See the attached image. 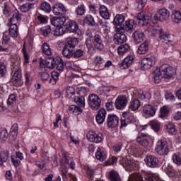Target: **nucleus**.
Segmentation results:
<instances>
[{"label":"nucleus","mask_w":181,"mask_h":181,"mask_svg":"<svg viewBox=\"0 0 181 181\" xmlns=\"http://www.w3.org/2000/svg\"><path fill=\"white\" fill-rule=\"evenodd\" d=\"M175 74L176 69L168 64H163L159 67V69H156L154 71L153 77L155 83H158L160 82L162 78H167L169 80Z\"/></svg>","instance_id":"nucleus-1"},{"label":"nucleus","mask_w":181,"mask_h":181,"mask_svg":"<svg viewBox=\"0 0 181 181\" xmlns=\"http://www.w3.org/2000/svg\"><path fill=\"white\" fill-rule=\"evenodd\" d=\"M62 158L64 160V163H63L62 166L61 173L62 176V179L64 181H67V169L70 168L71 169H74V160L72 158L67 157V153H62Z\"/></svg>","instance_id":"nucleus-2"},{"label":"nucleus","mask_w":181,"mask_h":181,"mask_svg":"<svg viewBox=\"0 0 181 181\" xmlns=\"http://www.w3.org/2000/svg\"><path fill=\"white\" fill-rule=\"evenodd\" d=\"M155 151L156 153H157L160 156H164L165 155H168V153L170 152V148L169 147L168 141L165 140H159L157 142Z\"/></svg>","instance_id":"nucleus-3"},{"label":"nucleus","mask_w":181,"mask_h":181,"mask_svg":"<svg viewBox=\"0 0 181 181\" xmlns=\"http://www.w3.org/2000/svg\"><path fill=\"white\" fill-rule=\"evenodd\" d=\"M152 15L148 11H142L139 13L137 16V22L140 26H146L151 23Z\"/></svg>","instance_id":"nucleus-4"},{"label":"nucleus","mask_w":181,"mask_h":181,"mask_svg":"<svg viewBox=\"0 0 181 181\" xmlns=\"http://www.w3.org/2000/svg\"><path fill=\"white\" fill-rule=\"evenodd\" d=\"M88 104L90 108L95 111L101 106V99L95 94H90L88 96Z\"/></svg>","instance_id":"nucleus-5"},{"label":"nucleus","mask_w":181,"mask_h":181,"mask_svg":"<svg viewBox=\"0 0 181 181\" xmlns=\"http://www.w3.org/2000/svg\"><path fill=\"white\" fill-rule=\"evenodd\" d=\"M155 63H156V57L153 55L144 58L141 60V69L142 70H149Z\"/></svg>","instance_id":"nucleus-6"},{"label":"nucleus","mask_w":181,"mask_h":181,"mask_svg":"<svg viewBox=\"0 0 181 181\" xmlns=\"http://www.w3.org/2000/svg\"><path fill=\"white\" fill-rule=\"evenodd\" d=\"M11 83H13L14 86H22V84H23V81H22V69L21 68H16L12 76Z\"/></svg>","instance_id":"nucleus-7"},{"label":"nucleus","mask_w":181,"mask_h":181,"mask_svg":"<svg viewBox=\"0 0 181 181\" xmlns=\"http://www.w3.org/2000/svg\"><path fill=\"white\" fill-rule=\"evenodd\" d=\"M56 58H49L46 60L41 59L40 62V67L41 69H49L53 70L56 67Z\"/></svg>","instance_id":"nucleus-8"},{"label":"nucleus","mask_w":181,"mask_h":181,"mask_svg":"<svg viewBox=\"0 0 181 181\" xmlns=\"http://www.w3.org/2000/svg\"><path fill=\"white\" fill-rule=\"evenodd\" d=\"M119 163L126 170H127V172H132L135 168V163L127 158L120 157Z\"/></svg>","instance_id":"nucleus-9"},{"label":"nucleus","mask_w":181,"mask_h":181,"mask_svg":"<svg viewBox=\"0 0 181 181\" xmlns=\"http://www.w3.org/2000/svg\"><path fill=\"white\" fill-rule=\"evenodd\" d=\"M106 124L108 128H117L119 124V118L116 115H108Z\"/></svg>","instance_id":"nucleus-10"},{"label":"nucleus","mask_w":181,"mask_h":181,"mask_svg":"<svg viewBox=\"0 0 181 181\" xmlns=\"http://www.w3.org/2000/svg\"><path fill=\"white\" fill-rule=\"evenodd\" d=\"M128 104V98L125 95L118 96L115 100V105L117 110H124Z\"/></svg>","instance_id":"nucleus-11"},{"label":"nucleus","mask_w":181,"mask_h":181,"mask_svg":"<svg viewBox=\"0 0 181 181\" xmlns=\"http://www.w3.org/2000/svg\"><path fill=\"white\" fill-rule=\"evenodd\" d=\"M67 12V9L63 4H57L53 6V13L57 16H64Z\"/></svg>","instance_id":"nucleus-12"},{"label":"nucleus","mask_w":181,"mask_h":181,"mask_svg":"<svg viewBox=\"0 0 181 181\" xmlns=\"http://www.w3.org/2000/svg\"><path fill=\"white\" fill-rule=\"evenodd\" d=\"M66 32H71L72 33H78L79 35L80 30L78 29V25L74 21L69 20L65 25Z\"/></svg>","instance_id":"nucleus-13"},{"label":"nucleus","mask_w":181,"mask_h":181,"mask_svg":"<svg viewBox=\"0 0 181 181\" xmlns=\"http://www.w3.org/2000/svg\"><path fill=\"white\" fill-rule=\"evenodd\" d=\"M169 16H170V13L166 8L159 9L156 15L157 19L160 22L168 21V19H169Z\"/></svg>","instance_id":"nucleus-14"},{"label":"nucleus","mask_w":181,"mask_h":181,"mask_svg":"<svg viewBox=\"0 0 181 181\" xmlns=\"http://www.w3.org/2000/svg\"><path fill=\"white\" fill-rule=\"evenodd\" d=\"M93 44L97 50L101 51L104 49V41L103 40V37L98 34H95L93 36Z\"/></svg>","instance_id":"nucleus-15"},{"label":"nucleus","mask_w":181,"mask_h":181,"mask_svg":"<svg viewBox=\"0 0 181 181\" xmlns=\"http://www.w3.org/2000/svg\"><path fill=\"white\" fill-rule=\"evenodd\" d=\"M145 162L148 168H158L159 165V159L153 156H147Z\"/></svg>","instance_id":"nucleus-16"},{"label":"nucleus","mask_w":181,"mask_h":181,"mask_svg":"<svg viewBox=\"0 0 181 181\" xmlns=\"http://www.w3.org/2000/svg\"><path fill=\"white\" fill-rule=\"evenodd\" d=\"M142 112L146 118H149L153 117L155 114H156V109L151 105H146L144 106Z\"/></svg>","instance_id":"nucleus-17"},{"label":"nucleus","mask_w":181,"mask_h":181,"mask_svg":"<svg viewBox=\"0 0 181 181\" xmlns=\"http://www.w3.org/2000/svg\"><path fill=\"white\" fill-rule=\"evenodd\" d=\"M113 42L115 45H122L127 42V35L122 33H116L113 37Z\"/></svg>","instance_id":"nucleus-18"},{"label":"nucleus","mask_w":181,"mask_h":181,"mask_svg":"<svg viewBox=\"0 0 181 181\" xmlns=\"http://www.w3.org/2000/svg\"><path fill=\"white\" fill-rule=\"evenodd\" d=\"M50 21L51 24L53 25V26H55V28H60L64 26V23H66V17H53Z\"/></svg>","instance_id":"nucleus-19"},{"label":"nucleus","mask_w":181,"mask_h":181,"mask_svg":"<svg viewBox=\"0 0 181 181\" xmlns=\"http://www.w3.org/2000/svg\"><path fill=\"white\" fill-rule=\"evenodd\" d=\"M103 133L95 134L93 132L88 135V139L90 142H95V144H100L103 141Z\"/></svg>","instance_id":"nucleus-20"},{"label":"nucleus","mask_w":181,"mask_h":181,"mask_svg":"<svg viewBox=\"0 0 181 181\" xmlns=\"http://www.w3.org/2000/svg\"><path fill=\"white\" fill-rule=\"evenodd\" d=\"M133 39L134 43L139 45V43H142L145 40V34L141 30H136L133 33Z\"/></svg>","instance_id":"nucleus-21"},{"label":"nucleus","mask_w":181,"mask_h":181,"mask_svg":"<svg viewBox=\"0 0 181 181\" xmlns=\"http://www.w3.org/2000/svg\"><path fill=\"white\" fill-rule=\"evenodd\" d=\"M8 26H9V35L13 39L18 37L19 35V28L18 27V24H12L8 23Z\"/></svg>","instance_id":"nucleus-22"},{"label":"nucleus","mask_w":181,"mask_h":181,"mask_svg":"<svg viewBox=\"0 0 181 181\" xmlns=\"http://www.w3.org/2000/svg\"><path fill=\"white\" fill-rule=\"evenodd\" d=\"M107 116V111L104 108H101L99 110L97 115H96V122L98 124L101 125L104 124V121H105V117Z\"/></svg>","instance_id":"nucleus-23"},{"label":"nucleus","mask_w":181,"mask_h":181,"mask_svg":"<svg viewBox=\"0 0 181 181\" xmlns=\"http://www.w3.org/2000/svg\"><path fill=\"white\" fill-rule=\"evenodd\" d=\"M163 30L160 26L151 25L147 28V32L150 36H156L157 35L159 36Z\"/></svg>","instance_id":"nucleus-24"},{"label":"nucleus","mask_w":181,"mask_h":181,"mask_svg":"<svg viewBox=\"0 0 181 181\" xmlns=\"http://www.w3.org/2000/svg\"><path fill=\"white\" fill-rule=\"evenodd\" d=\"M132 63H134V56L129 55L126 58H124L123 62L120 64L119 67H122L123 69L125 70V69H128V67H130Z\"/></svg>","instance_id":"nucleus-25"},{"label":"nucleus","mask_w":181,"mask_h":181,"mask_svg":"<svg viewBox=\"0 0 181 181\" xmlns=\"http://www.w3.org/2000/svg\"><path fill=\"white\" fill-rule=\"evenodd\" d=\"M86 45L87 46V48L88 50H90V49H93V32L90 30H87L86 31Z\"/></svg>","instance_id":"nucleus-26"},{"label":"nucleus","mask_w":181,"mask_h":181,"mask_svg":"<svg viewBox=\"0 0 181 181\" xmlns=\"http://www.w3.org/2000/svg\"><path fill=\"white\" fill-rule=\"evenodd\" d=\"M22 21V14L18 11H15L12 17L9 19V23L13 25H17L18 22Z\"/></svg>","instance_id":"nucleus-27"},{"label":"nucleus","mask_w":181,"mask_h":181,"mask_svg":"<svg viewBox=\"0 0 181 181\" xmlns=\"http://www.w3.org/2000/svg\"><path fill=\"white\" fill-rule=\"evenodd\" d=\"M149 50V42L146 40L144 43H142L137 49V53L139 54H146L148 51Z\"/></svg>","instance_id":"nucleus-28"},{"label":"nucleus","mask_w":181,"mask_h":181,"mask_svg":"<svg viewBox=\"0 0 181 181\" xmlns=\"http://www.w3.org/2000/svg\"><path fill=\"white\" fill-rule=\"evenodd\" d=\"M124 28L126 32L128 33H132V32L135 30V24L134 20L126 21Z\"/></svg>","instance_id":"nucleus-29"},{"label":"nucleus","mask_w":181,"mask_h":181,"mask_svg":"<svg viewBox=\"0 0 181 181\" xmlns=\"http://www.w3.org/2000/svg\"><path fill=\"white\" fill-rule=\"evenodd\" d=\"M158 36L161 43H165V44L168 45V43H170V42H172L170 40V35H169L168 33H165L163 30H161V33Z\"/></svg>","instance_id":"nucleus-30"},{"label":"nucleus","mask_w":181,"mask_h":181,"mask_svg":"<svg viewBox=\"0 0 181 181\" xmlns=\"http://www.w3.org/2000/svg\"><path fill=\"white\" fill-rule=\"evenodd\" d=\"M136 98H141V100H149L151 98V93L142 90H136L134 92Z\"/></svg>","instance_id":"nucleus-31"},{"label":"nucleus","mask_w":181,"mask_h":181,"mask_svg":"<svg viewBox=\"0 0 181 181\" xmlns=\"http://www.w3.org/2000/svg\"><path fill=\"white\" fill-rule=\"evenodd\" d=\"M141 107V102L136 98L132 99L129 104V110L136 111Z\"/></svg>","instance_id":"nucleus-32"},{"label":"nucleus","mask_w":181,"mask_h":181,"mask_svg":"<svg viewBox=\"0 0 181 181\" xmlns=\"http://www.w3.org/2000/svg\"><path fill=\"white\" fill-rule=\"evenodd\" d=\"M137 141L142 146H148L149 141H148V136L145 133H141L137 138Z\"/></svg>","instance_id":"nucleus-33"},{"label":"nucleus","mask_w":181,"mask_h":181,"mask_svg":"<svg viewBox=\"0 0 181 181\" xmlns=\"http://www.w3.org/2000/svg\"><path fill=\"white\" fill-rule=\"evenodd\" d=\"M99 13L103 19H110V12L105 6H100L99 8Z\"/></svg>","instance_id":"nucleus-34"},{"label":"nucleus","mask_w":181,"mask_h":181,"mask_svg":"<svg viewBox=\"0 0 181 181\" xmlns=\"http://www.w3.org/2000/svg\"><path fill=\"white\" fill-rule=\"evenodd\" d=\"M77 45H78V39L76 37H73V38H69L67 42L65 44V46H66V47H69V49H72L74 50Z\"/></svg>","instance_id":"nucleus-35"},{"label":"nucleus","mask_w":181,"mask_h":181,"mask_svg":"<svg viewBox=\"0 0 181 181\" xmlns=\"http://www.w3.org/2000/svg\"><path fill=\"white\" fill-rule=\"evenodd\" d=\"M72 48H69V47H66L64 45V49L62 50V54L64 57H66V59H71V57L74 55V52H73Z\"/></svg>","instance_id":"nucleus-36"},{"label":"nucleus","mask_w":181,"mask_h":181,"mask_svg":"<svg viewBox=\"0 0 181 181\" xmlns=\"http://www.w3.org/2000/svg\"><path fill=\"white\" fill-rule=\"evenodd\" d=\"M56 66L58 71H63L64 70V63L63 62V59L59 57L55 58V67Z\"/></svg>","instance_id":"nucleus-37"},{"label":"nucleus","mask_w":181,"mask_h":181,"mask_svg":"<svg viewBox=\"0 0 181 181\" xmlns=\"http://www.w3.org/2000/svg\"><path fill=\"white\" fill-rule=\"evenodd\" d=\"M129 115V112H124L122 114L123 118L121 120V128H124V127H127L129 124H131V121H129L127 118Z\"/></svg>","instance_id":"nucleus-38"},{"label":"nucleus","mask_w":181,"mask_h":181,"mask_svg":"<svg viewBox=\"0 0 181 181\" xmlns=\"http://www.w3.org/2000/svg\"><path fill=\"white\" fill-rule=\"evenodd\" d=\"M74 101L76 103H77L78 107H85L86 105V99L84 98V96H81L78 94L76 96H75Z\"/></svg>","instance_id":"nucleus-39"},{"label":"nucleus","mask_w":181,"mask_h":181,"mask_svg":"<svg viewBox=\"0 0 181 181\" xmlns=\"http://www.w3.org/2000/svg\"><path fill=\"white\" fill-rule=\"evenodd\" d=\"M83 22L86 23V25H88V26H95V21L94 20V17L90 14L86 15Z\"/></svg>","instance_id":"nucleus-40"},{"label":"nucleus","mask_w":181,"mask_h":181,"mask_svg":"<svg viewBox=\"0 0 181 181\" xmlns=\"http://www.w3.org/2000/svg\"><path fill=\"white\" fill-rule=\"evenodd\" d=\"M60 76V74L59 72L54 71L51 74L52 78L49 79V84L54 86L57 81H59V77Z\"/></svg>","instance_id":"nucleus-41"},{"label":"nucleus","mask_w":181,"mask_h":181,"mask_svg":"<svg viewBox=\"0 0 181 181\" xmlns=\"http://www.w3.org/2000/svg\"><path fill=\"white\" fill-rule=\"evenodd\" d=\"M163 169H164V172H165L166 175H168L169 177H175V170H173V168L168 165H163Z\"/></svg>","instance_id":"nucleus-42"},{"label":"nucleus","mask_w":181,"mask_h":181,"mask_svg":"<svg viewBox=\"0 0 181 181\" xmlns=\"http://www.w3.org/2000/svg\"><path fill=\"white\" fill-rule=\"evenodd\" d=\"M40 9L45 12V13H50V12H52V6H50V4L46 1H42L41 3Z\"/></svg>","instance_id":"nucleus-43"},{"label":"nucleus","mask_w":181,"mask_h":181,"mask_svg":"<svg viewBox=\"0 0 181 181\" xmlns=\"http://www.w3.org/2000/svg\"><path fill=\"white\" fill-rule=\"evenodd\" d=\"M65 32H67V30L66 28V25H64L61 27H56L54 35V36H62L64 35Z\"/></svg>","instance_id":"nucleus-44"},{"label":"nucleus","mask_w":181,"mask_h":181,"mask_svg":"<svg viewBox=\"0 0 181 181\" xmlns=\"http://www.w3.org/2000/svg\"><path fill=\"white\" fill-rule=\"evenodd\" d=\"M69 111L70 112H72V114H76V115H80L81 112H83V110L81 109L78 106L74 105H71L69 107Z\"/></svg>","instance_id":"nucleus-45"},{"label":"nucleus","mask_w":181,"mask_h":181,"mask_svg":"<svg viewBox=\"0 0 181 181\" xmlns=\"http://www.w3.org/2000/svg\"><path fill=\"white\" fill-rule=\"evenodd\" d=\"M172 20L175 23H180L181 22V12L180 11H175L172 14Z\"/></svg>","instance_id":"nucleus-46"},{"label":"nucleus","mask_w":181,"mask_h":181,"mask_svg":"<svg viewBox=\"0 0 181 181\" xmlns=\"http://www.w3.org/2000/svg\"><path fill=\"white\" fill-rule=\"evenodd\" d=\"M42 52L44 54H46V56H52V49L46 42L43 43L42 45Z\"/></svg>","instance_id":"nucleus-47"},{"label":"nucleus","mask_w":181,"mask_h":181,"mask_svg":"<svg viewBox=\"0 0 181 181\" xmlns=\"http://www.w3.org/2000/svg\"><path fill=\"white\" fill-rule=\"evenodd\" d=\"M169 115V107L163 106L160 109V118H166Z\"/></svg>","instance_id":"nucleus-48"},{"label":"nucleus","mask_w":181,"mask_h":181,"mask_svg":"<svg viewBox=\"0 0 181 181\" xmlns=\"http://www.w3.org/2000/svg\"><path fill=\"white\" fill-rule=\"evenodd\" d=\"M95 158L98 160H100L101 162H103V160H105L107 159V156L101 151V148H98L97 152L95 153Z\"/></svg>","instance_id":"nucleus-49"},{"label":"nucleus","mask_w":181,"mask_h":181,"mask_svg":"<svg viewBox=\"0 0 181 181\" xmlns=\"http://www.w3.org/2000/svg\"><path fill=\"white\" fill-rule=\"evenodd\" d=\"M124 21L125 18L124 17V16L118 14L114 18L113 23L114 25H122Z\"/></svg>","instance_id":"nucleus-50"},{"label":"nucleus","mask_w":181,"mask_h":181,"mask_svg":"<svg viewBox=\"0 0 181 181\" xmlns=\"http://www.w3.org/2000/svg\"><path fill=\"white\" fill-rule=\"evenodd\" d=\"M75 13L77 16H83L84 13H86V6H84V4L78 5L75 11Z\"/></svg>","instance_id":"nucleus-51"},{"label":"nucleus","mask_w":181,"mask_h":181,"mask_svg":"<svg viewBox=\"0 0 181 181\" xmlns=\"http://www.w3.org/2000/svg\"><path fill=\"white\" fill-rule=\"evenodd\" d=\"M128 50H129V45H128V44L120 45L118 47V54H119V56H122L124 53H127Z\"/></svg>","instance_id":"nucleus-52"},{"label":"nucleus","mask_w":181,"mask_h":181,"mask_svg":"<svg viewBox=\"0 0 181 181\" xmlns=\"http://www.w3.org/2000/svg\"><path fill=\"white\" fill-rule=\"evenodd\" d=\"M41 34L45 36V37H47L50 36V33H52V28H50V25H47L42 28L40 29Z\"/></svg>","instance_id":"nucleus-53"},{"label":"nucleus","mask_w":181,"mask_h":181,"mask_svg":"<svg viewBox=\"0 0 181 181\" xmlns=\"http://www.w3.org/2000/svg\"><path fill=\"white\" fill-rule=\"evenodd\" d=\"M167 131L169 134H171V135H176V132H177L176 126L173 123H168L167 124Z\"/></svg>","instance_id":"nucleus-54"},{"label":"nucleus","mask_w":181,"mask_h":181,"mask_svg":"<svg viewBox=\"0 0 181 181\" xmlns=\"http://www.w3.org/2000/svg\"><path fill=\"white\" fill-rule=\"evenodd\" d=\"M9 159V153L1 152L0 153V165H4V163L6 162Z\"/></svg>","instance_id":"nucleus-55"},{"label":"nucleus","mask_w":181,"mask_h":181,"mask_svg":"<svg viewBox=\"0 0 181 181\" xmlns=\"http://www.w3.org/2000/svg\"><path fill=\"white\" fill-rule=\"evenodd\" d=\"M6 73H8L6 65L3 62H0V77H5V76H6Z\"/></svg>","instance_id":"nucleus-56"},{"label":"nucleus","mask_w":181,"mask_h":181,"mask_svg":"<svg viewBox=\"0 0 181 181\" xmlns=\"http://www.w3.org/2000/svg\"><path fill=\"white\" fill-rule=\"evenodd\" d=\"M173 162L175 165H181V154L179 153H175L173 155Z\"/></svg>","instance_id":"nucleus-57"},{"label":"nucleus","mask_w":181,"mask_h":181,"mask_svg":"<svg viewBox=\"0 0 181 181\" xmlns=\"http://www.w3.org/2000/svg\"><path fill=\"white\" fill-rule=\"evenodd\" d=\"M8 131L6 129H3L0 131V142H5L8 139Z\"/></svg>","instance_id":"nucleus-58"},{"label":"nucleus","mask_w":181,"mask_h":181,"mask_svg":"<svg viewBox=\"0 0 181 181\" xmlns=\"http://www.w3.org/2000/svg\"><path fill=\"white\" fill-rule=\"evenodd\" d=\"M30 8H32V4L25 3L19 7V9L21 12H29L30 11Z\"/></svg>","instance_id":"nucleus-59"},{"label":"nucleus","mask_w":181,"mask_h":181,"mask_svg":"<svg viewBox=\"0 0 181 181\" xmlns=\"http://www.w3.org/2000/svg\"><path fill=\"white\" fill-rule=\"evenodd\" d=\"M129 181H144L141 174H132L130 175Z\"/></svg>","instance_id":"nucleus-60"},{"label":"nucleus","mask_w":181,"mask_h":181,"mask_svg":"<svg viewBox=\"0 0 181 181\" xmlns=\"http://www.w3.org/2000/svg\"><path fill=\"white\" fill-rule=\"evenodd\" d=\"M110 177L111 181H121V177H119V175L115 171H111L110 173Z\"/></svg>","instance_id":"nucleus-61"},{"label":"nucleus","mask_w":181,"mask_h":181,"mask_svg":"<svg viewBox=\"0 0 181 181\" xmlns=\"http://www.w3.org/2000/svg\"><path fill=\"white\" fill-rule=\"evenodd\" d=\"M2 8L4 15H6V16H9L11 13V8L9 7V5L4 2L3 4Z\"/></svg>","instance_id":"nucleus-62"},{"label":"nucleus","mask_w":181,"mask_h":181,"mask_svg":"<svg viewBox=\"0 0 181 181\" xmlns=\"http://www.w3.org/2000/svg\"><path fill=\"white\" fill-rule=\"evenodd\" d=\"M150 125L152 129L155 131V132H158L160 127V125L159 124V123L155 120H152L151 122H150Z\"/></svg>","instance_id":"nucleus-63"},{"label":"nucleus","mask_w":181,"mask_h":181,"mask_svg":"<svg viewBox=\"0 0 181 181\" xmlns=\"http://www.w3.org/2000/svg\"><path fill=\"white\" fill-rule=\"evenodd\" d=\"M83 56H84V50L81 49H78L74 52V59H80V57H83Z\"/></svg>","instance_id":"nucleus-64"}]
</instances>
